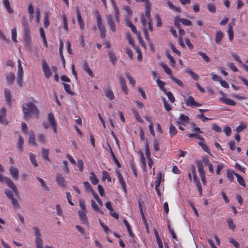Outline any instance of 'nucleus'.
Instances as JSON below:
<instances>
[{
	"instance_id": "nucleus-52",
	"label": "nucleus",
	"mask_w": 248,
	"mask_h": 248,
	"mask_svg": "<svg viewBox=\"0 0 248 248\" xmlns=\"http://www.w3.org/2000/svg\"><path fill=\"white\" fill-rule=\"evenodd\" d=\"M170 78L172 81H173L174 82H175L179 86L182 87H183L184 86L183 83L180 80L176 78L173 76H171L170 77Z\"/></svg>"
},
{
	"instance_id": "nucleus-7",
	"label": "nucleus",
	"mask_w": 248,
	"mask_h": 248,
	"mask_svg": "<svg viewBox=\"0 0 248 248\" xmlns=\"http://www.w3.org/2000/svg\"><path fill=\"white\" fill-rule=\"evenodd\" d=\"M22 25L23 28V31L24 37L31 36L30 29L28 26L27 21L25 17L22 19Z\"/></svg>"
},
{
	"instance_id": "nucleus-14",
	"label": "nucleus",
	"mask_w": 248,
	"mask_h": 248,
	"mask_svg": "<svg viewBox=\"0 0 248 248\" xmlns=\"http://www.w3.org/2000/svg\"><path fill=\"white\" fill-rule=\"evenodd\" d=\"M220 100L227 105L234 106L236 105V102L226 97V96L225 97H220Z\"/></svg>"
},
{
	"instance_id": "nucleus-18",
	"label": "nucleus",
	"mask_w": 248,
	"mask_h": 248,
	"mask_svg": "<svg viewBox=\"0 0 248 248\" xmlns=\"http://www.w3.org/2000/svg\"><path fill=\"white\" fill-rule=\"evenodd\" d=\"M111 4L112 5V7H113L114 11H115V19L117 22H120V18H119V8L116 5V4L114 0L111 1Z\"/></svg>"
},
{
	"instance_id": "nucleus-1",
	"label": "nucleus",
	"mask_w": 248,
	"mask_h": 248,
	"mask_svg": "<svg viewBox=\"0 0 248 248\" xmlns=\"http://www.w3.org/2000/svg\"><path fill=\"white\" fill-rule=\"evenodd\" d=\"M23 112L26 120L30 119L33 115L38 117V110L36 106L31 102H28L22 105Z\"/></svg>"
},
{
	"instance_id": "nucleus-34",
	"label": "nucleus",
	"mask_w": 248,
	"mask_h": 248,
	"mask_svg": "<svg viewBox=\"0 0 248 248\" xmlns=\"http://www.w3.org/2000/svg\"><path fill=\"white\" fill-rule=\"evenodd\" d=\"M91 206L95 212H97L102 215L103 214V212L100 210L98 205H97V204L95 203L93 200H92L91 201Z\"/></svg>"
},
{
	"instance_id": "nucleus-30",
	"label": "nucleus",
	"mask_w": 248,
	"mask_h": 248,
	"mask_svg": "<svg viewBox=\"0 0 248 248\" xmlns=\"http://www.w3.org/2000/svg\"><path fill=\"white\" fill-rule=\"evenodd\" d=\"M105 94L110 100H113L115 97L113 92L109 88L107 89L105 92Z\"/></svg>"
},
{
	"instance_id": "nucleus-4",
	"label": "nucleus",
	"mask_w": 248,
	"mask_h": 248,
	"mask_svg": "<svg viewBox=\"0 0 248 248\" xmlns=\"http://www.w3.org/2000/svg\"><path fill=\"white\" fill-rule=\"evenodd\" d=\"M96 17V23L100 34V37L104 38L106 37V29L105 26L102 24V18L98 12L95 14Z\"/></svg>"
},
{
	"instance_id": "nucleus-61",
	"label": "nucleus",
	"mask_w": 248,
	"mask_h": 248,
	"mask_svg": "<svg viewBox=\"0 0 248 248\" xmlns=\"http://www.w3.org/2000/svg\"><path fill=\"white\" fill-rule=\"evenodd\" d=\"M34 20L36 23H38L40 20V12L38 9H36L35 12Z\"/></svg>"
},
{
	"instance_id": "nucleus-51",
	"label": "nucleus",
	"mask_w": 248,
	"mask_h": 248,
	"mask_svg": "<svg viewBox=\"0 0 248 248\" xmlns=\"http://www.w3.org/2000/svg\"><path fill=\"white\" fill-rule=\"evenodd\" d=\"M178 20L185 26H190L192 25V22L190 20L186 18H180Z\"/></svg>"
},
{
	"instance_id": "nucleus-56",
	"label": "nucleus",
	"mask_w": 248,
	"mask_h": 248,
	"mask_svg": "<svg viewBox=\"0 0 248 248\" xmlns=\"http://www.w3.org/2000/svg\"><path fill=\"white\" fill-rule=\"evenodd\" d=\"M208 10L212 13H214L216 11V7L214 4L210 3L207 5Z\"/></svg>"
},
{
	"instance_id": "nucleus-6",
	"label": "nucleus",
	"mask_w": 248,
	"mask_h": 248,
	"mask_svg": "<svg viewBox=\"0 0 248 248\" xmlns=\"http://www.w3.org/2000/svg\"><path fill=\"white\" fill-rule=\"evenodd\" d=\"M185 104L187 106L190 107L191 108H194L195 107H201L202 105L198 103H197L194 98L191 96H189L187 98L185 99Z\"/></svg>"
},
{
	"instance_id": "nucleus-55",
	"label": "nucleus",
	"mask_w": 248,
	"mask_h": 248,
	"mask_svg": "<svg viewBox=\"0 0 248 248\" xmlns=\"http://www.w3.org/2000/svg\"><path fill=\"white\" fill-rule=\"evenodd\" d=\"M247 128V124L245 123H242L236 128V131L240 132Z\"/></svg>"
},
{
	"instance_id": "nucleus-59",
	"label": "nucleus",
	"mask_w": 248,
	"mask_h": 248,
	"mask_svg": "<svg viewBox=\"0 0 248 248\" xmlns=\"http://www.w3.org/2000/svg\"><path fill=\"white\" fill-rule=\"evenodd\" d=\"M126 77L128 79L130 84L134 86L136 84V81L134 78L132 77L128 73L126 74Z\"/></svg>"
},
{
	"instance_id": "nucleus-8",
	"label": "nucleus",
	"mask_w": 248,
	"mask_h": 248,
	"mask_svg": "<svg viewBox=\"0 0 248 248\" xmlns=\"http://www.w3.org/2000/svg\"><path fill=\"white\" fill-rule=\"evenodd\" d=\"M42 68L45 76L46 78H49L51 75V72L47 63L45 60L42 61Z\"/></svg>"
},
{
	"instance_id": "nucleus-40",
	"label": "nucleus",
	"mask_w": 248,
	"mask_h": 248,
	"mask_svg": "<svg viewBox=\"0 0 248 248\" xmlns=\"http://www.w3.org/2000/svg\"><path fill=\"white\" fill-rule=\"evenodd\" d=\"M35 243L36 248H43V241L41 238H35Z\"/></svg>"
},
{
	"instance_id": "nucleus-35",
	"label": "nucleus",
	"mask_w": 248,
	"mask_h": 248,
	"mask_svg": "<svg viewBox=\"0 0 248 248\" xmlns=\"http://www.w3.org/2000/svg\"><path fill=\"white\" fill-rule=\"evenodd\" d=\"M160 65L164 70L165 72L170 76V77L171 76H172L171 69L170 68H169L166 64L163 63H161L160 64Z\"/></svg>"
},
{
	"instance_id": "nucleus-20",
	"label": "nucleus",
	"mask_w": 248,
	"mask_h": 248,
	"mask_svg": "<svg viewBox=\"0 0 248 248\" xmlns=\"http://www.w3.org/2000/svg\"><path fill=\"white\" fill-rule=\"evenodd\" d=\"M119 82L123 92L125 94H127L128 92V90L127 89L125 79L123 78L120 77L119 78Z\"/></svg>"
},
{
	"instance_id": "nucleus-3",
	"label": "nucleus",
	"mask_w": 248,
	"mask_h": 248,
	"mask_svg": "<svg viewBox=\"0 0 248 248\" xmlns=\"http://www.w3.org/2000/svg\"><path fill=\"white\" fill-rule=\"evenodd\" d=\"M0 182H5L7 186L10 187L12 190H13L14 194L16 196L19 197V193L18 190L16 187V186L15 185L13 181L11 180L10 178L3 176L0 173Z\"/></svg>"
},
{
	"instance_id": "nucleus-39",
	"label": "nucleus",
	"mask_w": 248,
	"mask_h": 248,
	"mask_svg": "<svg viewBox=\"0 0 248 248\" xmlns=\"http://www.w3.org/2000/svg\"><path fill=\"white\" fill-rule=\"evenodd\" d=\"M48 153H49L48 149H47L46 148H43L42 149V157L44 159L46 160H49Z\"/></svg>"
},
{
	"instance_id": "nucleus-5",
	"label": "nucleus",
	"mask_w": 248,
	"mask_h": 248,
	"mask_svg": "<svg viewBox=\"0 0 248 248\" xmlns=\"http://www.w3.org/2000/svg\"><path fill=\"white\" fill-rule=\"evenodd\" d=\"M106 17L110 29L113 32H115L116 31L115 22H117L115 19V16L113 18L111 15L108 14L106 15Z\"/></svg>"
},
{
	"instance_id": "nucleus-57",
	"label": "nucleus",
	"mask_w": 248,
	"mask_h": 248,
	"mask_svg": "<svg viewBox=\"0 0 248 248\" xmlns=\"http://www.w3.org/2000/svg\"><path fill=\"white\" fill-rule=\"evenodd\" d=\"M16 30L15 28H13L11 29V37L13 41L16 42Z\"/></svg>"
},
{
	"instance_id": "nucleus-63",
	"label": "nucleus",
	"mask_w": 248,
	"mask_h": 248,
	"mask_svg": "<svg viewBox=\"0 0 248 248\" xmlns=\"http://www.w3.org/2000/svg\"><path fill=\"white\" fill-rule=\"evenodd\" d=\"M110 61L112 62V63L114 64L115 62L116 61V57L115 55L112 52H109L108 53Z\"/></svg>"
},
{
	"instance_id": "nucleus-19",
	"label": "nucleus",
	"mask_w": 248,
	"mask_h": 248,
	"mask_svg": "<svg viewBox=\"0 0 248 248\" xmlns=\"http://www.w3.org/2000/svg\"><path fill=\"white\" fill-rule=\"evenodd\" d=\"M117 176L119 179V181L123 188V190L126 193V184L124 181L122 175L118 171H117Z\"/></svg>"
},
{
	"instance_id": "nucleus-42",
	"label": "nucleus",
	"mask_w": 248,
	"mask_h": 248,
	"mask_svg": "<svg viewBox=\"0 0 248 248\" xmlns=\"http://www.w3.org/2000/svg\"><path fill=\"white\" fill-rule=\"evenodd\" d=\"M24 41L26 47L30 48L31 47V36L24 37Z\"/></svg>"
},
{
	"instance_id": "nucleus-33",
	"label": "nucleus",
	"mask_w": 248,
	"mask_h": 248,
	"mask_svg": "<svg viewBox=\"0 0 248 248\" xmlns=\"http://www.w3.org/2000/svg\"><path fill=\"white\" fill-rule=\"evenodd\" d=\"M83 69L87 73H88L91 77H94V74L92 70L90 68L87 63H85L83 65Z\"/></svg>"
},
{
	"instance_id": "nucleus-15",
	"label": "nucleus",
	"mask_w": 248,
	"mask_h": 248,
	"mask_svg": "<svg viewBox=\"0 0 248 248\" xmlns=\"http://www.w3.org/2000/svg\"><path fill=\"white\" fill-rule=\"evenodd\" d=\"M76 13L77 15L78 21L80 26V28L82 31H83L84 29V23L78 9L76 10Z\"/></svg>"
},
{
	"instance_id": "nucleus-16",
	"label": "nucleus",
	"mask_w": 248,
	"mask_h": 248,
	"mask_svg": "<svg viewBox=\"0 0 248 248\" xmlns=\"http://www.w3.org/2000/svg\"><path fill=\"white\" fill-rule=\"evenodd\" d=\"M86 211H78V214L80 220L85 225H88L89 222L86 215Z\"/></svg>"
},
{
	"instance_id": "nucleus-22",
	"label": "nucleus",
	"mask_w": 248,
	"mask_h": 248,
	"mask_svg": "<svg viewBox=\"0 0 248 248\" xmlns=\"http://www.w3.org/2000/svg\"><path fill=\"white\" fill-rule=\"evenodd\" d=\"M2 4L6 11L10 14H12L14 12L13 9L10 6V3L9 0H3Z\"/></svg>"
},
{
	"instance_id": "nucleus-13",
	"label": "nucleus",
	"mask_w": 248,
	"mask_h": 248,
	"mask_svg": "<svg viewBox=\"0 0 248 248\" xmlns=\"http://www.w3.org/2000/svg\"><path fill=\"white\" fill-rule=\"evenodd\" d=\"M4 96L6 103L8 106H11L12 102V100L11 98V94L10 91L7 89H5L4 90Z\"/></svg>"
},
{
	"instance_id": "nucleus-54",
	"label": "nucleus",
	"mask_w": 248,
	"mask_h": 248,
	"mask_svg": "<svg viewBox=\"0 0 248 248\" xmlns=\"http://www.w3.org/2000/svg\"><path fill=\"white\" fill-rule=\"evenodd\" d=\"M228 227L230 229L234 230L236 228V225L233 223L232 218H229L227 220Z\"/></svg>"
},
{
	"instance_id": "nucleus-24",
	"label": "nucleus",
	"mask_w": 248,
	"mask_h": 248,
	"mask_svg": "<svg viewBox=\"0 0 248 248\" xmlns=\"http://www.w3.org/2000/svg\"><path fill=\"white\" fill-rule=\"evenodd\" d=\"M224 36L223 33L220 31H217L215 34V42L217 44H219Z\"/></svg>"
},
{
	"instance_id": "nucleus-17",
	"label": "nucleus",
	"mask_w": 248,
	"mask_h": 248,
	"mask_svg": "<svg viewBox=\"0 0 248 248\" xmlns=\"http://www.w3.org/2000/svg\"><path fill=\"white\" fill-rule=\"evenodd\" d=\"M189 118L183 114H181L178 120L177 121V123L181 124H185L189 123Z\"/></svg>"
},
{
	"instance_id": "nucleus-11",
	"label": "nucleus",
	"mask_w": 248,
	"mask_h": 248,
	"mask_svg": "<svg viewBox=\"0 0 248 248\" xmlns=\"http://www.w3.org/2000/svg\"><path fill=\"white\" fill-rule=\"evenodd\" d=\"M9 172L13 179L17 180L18 178L19 170L18 169L14 166H11L9 168Z\"/></svg>"
},
{
	"instance_id": "nucleus-47",
	"label": "nucleus",
	"mask_w": 248,
	"mask_h": 248,
	"mask_svg": "<svg viewBox=\"0 0 248 248\" xmlns=\"http://www.w3.org/2000/svg\"><path fill=\"white\" fill-rule=\"evenodd\" d=\"M140 158H141V163L142 164V167L143 169L145 170L146 167V162L145 158L144 156V155L142 153H140Z\"/></svg>"
},
{
	"instance_id": "nucleus-10",
	"label": "nucleus",
	"mask_w": 248,
	"mask_h": 248,
	"mask_svg": "<svg viewBox=\"0 0 248 248\" xmlns=\"http://www.w3.org/2000/svg\"><path fill=\"white\" fill-rule=\"evenodd\" d=\"M135 1L137 2H144L145 4V15L144 16H145L149 17L150 16V3L149 1V0H135Z\"/></svg>"
},
{
	"instance_id": "nucleus-25",
	"label": "nucleus",
	"mask_w": 248,
	"mask_h": 248,
	"mask_svg": "<svg viewBox=\"0 0 248 248\" xmlns=\"http://www.w3.org/2000/svg\"><path fill=\"white\" fill-rule=\"evenodd\" d=\"M228 28L227 32L229 35V40L232 41L233 39L234 33L233 31L232 25L231 24H229L228 25Z\"/></svg>"
},
{
	"instance_id": "nucleus-64",
	"label": "nucleus",
	"mask_w": 248,
	"mask_h": 248,
	"mask_svg": "<svg viewBox=\"0 0 248 248\" xmlns=\"http://www.w3.org/2000/svg\"><path fill=\"white\" fill-rule=\"evenodd\" d=\"M223 132L227 136H229L232 133L231 128L229 126H225L223 129Z\"/></svg>"
},
{
	"instance_id": "nucleus-29",
	"label": "nucleus",
	"mask_w": 248,
	"mask_h": 248,
	"mask_svg": "<svg viewBox=\"0 0 248 248\" xmlns=\"http://www.w3.org/2000/svg\"><path fill=\"white\" fill-rule=\"evenodd\" d=\"M11 201V203L13 207L15 209H18L21 208V206L17 199L15 198H12L10 199Z\"/></svg>"
},
{
	"instance_id": "nucleus-60",
	"label": "nucleus",
	"mask_w": 248,
	"mask_h": 248,
	"mask_svg": "<svg viewBox=\"0 0 248 248\" xmlns=\"http://www.w3.org/2000/svg\"><path fill=\"white\" fill-rule=\"evenodd\" d=\"M37 179L38 180V181L41 183V185L42 188H44L45 189L48 190V187L46 186L44 181L42 178L37 177Z\"/></svg>"
},
{
	"instance_id": "nucleus-41",
	"label": "nucleus",
	"mask_w": 248,
	"mask_h": 248,
	"mask_svg": "<svg viewBox=\"0 0 248 248\" xmlns=\"http://www.w3.org/2000/svg\"><path fill=\"white\" fill-rule=\"evenodd\" d=\"M102 179L103 181L107 179L108 182H111V178L109 173L106 170H103L102 171Z\"/></svg>"
},
{
	"instance_id": "nucleus-50",
	"label": "nucleus",
	"mask_w": 248,
	"mask_h": 248,
	"mask_svg": "<svg viewBox=\"0 0 248 248\" xmlns=\"http://www.w3.org/2000/svg\"><path fill=\"white\" fill-rule=\"evenodd\" d=\"M30 159L33 166H34L35 167H37L38 166V163H37L35 159V155L33 154H30Z\"/></svg>"
},
{
	"instance_id": "nucleus-48",
	"label": "nucleus",
	"mask_w": 248,
	"mask_h": 248,
	"mask_svg": "<svg viewBox=\"0 0 248 248\" xmlns=\"http://www.w3.org/2000/svg\"><path fill=\"white\" fill-rule=\"evenodd\" d=\"M62 84L63 85L64 89L65 91L69 94H72L73 93L71 90L70 86L67 83H65L64 82H62Z\"/></svg>"
},
{
	"instance_id": "nucleus-27",
	"label": "nucleus",
	"mask_w": 248,
	"mask_h": 248,
	"mask_svg": "<svg viewBox=\"0 0 248 248\" xmlns=\"http://www.w3.org/2000/svg\"><path fill=\"white\" fill-rule=\"evenodd\" d=\"M15 78V76L14 73H10L6 77V79L7 83L11 85L13 84L14 80Z\"/></svg>"
},
{
	"instance_id": "nucleus-26",
	"label": "nucleus",
	"mask_w": 248,
	"mask_h": 248,
	"mask_svg": "<svg viewBox=\"0 0 248 248\" xmlns=\"http://www.w3.org/2000/svg\"><path fill=\"white\" fill-rule=\"evenodd\" d=\"M185 72L188 74H189L195 80L197 81L199 80V76L190 69H186Z\"/></svg>"
},
{
	"instance_id": "nucleus-62",
	"label": "nucleus",
	"mask_w": 248,
	"mask_h": 248,
	"mask_svg": "<svg viewBox=\"0 0 248 248\" xmlns=\"http://www.w3.org/2000/svg\"><path fill=\"white\" fill-rule=\"evenodd\" d=\"M56 209L57 215L59 216L62 217L63 216V213L62 209L59 204H57L56 205Z\"/></svg>"
},
{
	"instance_id": "nucleus-9",
	"label": "nucleus",
	"mask_w": 248,
	"mask_h": 248,
	"mask_svg": "<svg viewBox=\"0 0 248 248\" xmlns=\"http://www.w3.org/2000/svg\"><path fill=\"white\" fill-rule=\"evenodd\" d=\"M6 112V108L4 107H2L0 110V123L2 124H8V121L5 116Z\"/></svg>"
},
{
	"instance_id": "nucleus-32",
	"label": "nucleus",
	"mask_w": 248,
	"mask_h": 248,
	"mask_svg": "<svg viewBox=\"0 0 248 248\" xmlns=\"http://www.w3.org/2000/svg\"><path fill=\"white\" fill-rule=\"evenodd\" d=\"M29 142L30 144L33 146H36V143L35 140V136L34 132L31 131L30 132V136L29 138Z\"/></svg>"
},
{
	"instance_id": "nucleus-46",
	"label": "nucleus",
	"mask_w": 248,
	"mask_h": 248,
	"mask_svg": "<svg viewBox=\"0 0 248 248\" xmlns=\"http://www.w3.org/2000/svg\"><path fill=\"white\" fill-rule=\"evenodd\" d=\"M145 150L147 158H151V153L150 151V148L147 141H146L145 142Z\"/></svg>"
},
{
	"instance_id": "nucleus-43",
	"label": "nucleus",
	"mask_w": 248,
	"mask_h": 248,
	"mask_svg": "<svg viewBox=\"0 0 248 248\" xmlns=\"http://www.w3.org/2000/svg\"><path fill=\"white\" fill-rule=\"evenodd\" d=\"M90 180L93 185H96L98 180L93 172H91V176L90 177Z\"/></svg>"
},
{
	"instance_id": "nucleus-31",
	"label": "nucleus",
	"mask_w": 248,
	"mask_h": 248,
	"mask_svg": "<svg viewBox=\"0 0 248 248\" xmlns=\"http://www.w3.org/2000/svg\"><path fill=\"white\" fill-rule=\"evenodd\" d=\"M234 175L237 178V180L240 185L243 187H245L246 185L244 178L238 173H234Z\"/></svg>"
},
{
	"instance_id": "nucleus-37",
	"label": "nucleus",
	"mask_w": 248,
	"mask_h": 248,
	"mask_svg": "<svg viewBox=\"0 0 248 248\" xmlns=\"http://www.w3.org/2000/svg\"><path fill=\"white\" fill-rule=\"evenodd\" d=\"M24 143V140L23 138L21 136H19L18 141L17 143V148L20 151L23 150V145Z\"/></svg>"
},
{
	"instance_id": "nucleus-28",
	"label": "nucleus",
	"mask_w": 248,
	"mask_h": 248,
	"mask_svg": "<svg viewBox=\"0 0 248 248\" xmlns=\"http://www.w3.org/2000/svg\"><path fill=\"white\" fill-rule=\"evenodd\" d=\"M63 46V43L62 41L60 40V47H59V52L61 56V58L62 59V63L63 67H65V60L64 58V56L63 55V53H62V49Z\"/></svg>"
},
{
	"instance_id": "nucleus-12",
	"label": "nucleus",
	"mask_w": 248,
	"mask_h": 248,
	"mask_svg": "<svg viewBox=\"0 0 248 248\" xmlns=\"http://www.w3.org/2000/svg\"><path fill=\"white\" fill-rule=\"evenodd\" d=\"M48 120L50 123L51 125L53 128L54 132L55 133L57 132V126L56 124L55 121L54 117L52 113H49L48 114Z\"/></svg>"
},
{
	"instance_id": "nucleus-58",
	"label": "nucleus",
	"mask_w": 248,
	"mask_h": 248,
	"mask_svg": "<svg viewBox=\"0 0 248 248\" xmlns=\"http://www.w3.org/2000/svg\"><path fill=\"white\" fill-rule=\"evenodd\" d=\"M210 75L211 78L214 81L219 82V81L221 79V78L219 76L216 75L214 72L211 73L210 74Z\"/></svg>"
},
{
	"instance_id": "nucleus-49",
	"label": "nucleus",
	"mask_w": 248,
	"mask_h": 248,
	"mask_svg": "<svg viewBox=\"0 0 248 248\" xmlns=\"http://www.w3.org/2000/svg\"><path fill=\"white\" fill-rule=\"evenodd\" d=\"M200 134V133H199L198 132H195L194 133L189 134L187 135V136L190 138L195 137L200 140H202V137Z\"/></svg>"
},
{
	"instance_id": "nucleus-53",
	"label": "nucleus",
	"mask_w": 248,
	"mask_h": 248,
	"mask_svg": "<svg viewBox=\"0 0 248 248\" xmlns=\"http://www.w3.org/2000/svg\"><path fill=\"white\" fill-rule=\"evenodd\" d=\"M4 192H5V194H6V195L7 196V197L9 199H11L12 198H14V192L13 190L12 191V190L8 189H5L4 190Z\"/></svg>"
},
{
	"instance_id": "nucleus-2",
	"label": "nucleus",
	"mask_w": 248,
	"mask_h": 248,
	"mask_svg": "<svg viewBox=\"0 0 248 248\" xmlns=\"http://www.w3.org/2000/svg\"><path fill=\"white\" fill-rule=\"evenodd\" d=\"M140 19L143 26V30L145 35V38L147 41L150 42V37L148 30L151 31H152L153 30L151 23L152 20L151 16H149V17L145 16L143 14H142L140 16Z\"/></svg>"
},
{
	"instance_id": "nucleus-44",
	"label": "nucleus",
	"mask_w": 248,
	"mask_h": 248,
	"mask_svg": "<svg viewBox=\"0 0 248 248\" xmlns=\"http://www.w3.org/2000/svg\"><path fill=\"white\" fill-rule=\"evenodd\" d=\"M198 54L202 57V58L204 60L205 62H210V58L205 53L202 51H199L198 52Z\"/></svg>"
},
{
	"instance_id": "nucleus-36",
	"label": "nucleus",
	"mask_w": 248,
	"mask_h": 248,
	"mask_svg": "<svg viewBox=\"0 0 248 248\" xmlns=\"http://www.w3.org/2000/svg\"><path fill=\"white\" fill-rule=\"evenodd\" d=\"M38 140L39 142L45 144L46 141V136L45 134H39L37 136Z\"/></svg>"
},
{
	"instance_id": "nucleus-45",
	"label": "nucleus",
	"mask_w": 248,
	"mask_h": 248,
	"mask_svg": "<svg viewBox=\"0 0 248 248\" xmlns=\"http://www.w3.org/2000/svg\"><path fill=\"white\" fill-rule=\"evenodd\" d=\"M227 177L229 180L231 182H233L234 180L233 175H234V172L233 171H231L230 170H227Z\"/></svg>"
},
{
	"instance_id": "nucleus-23",
	"label": "nucleus",
	"mask_w": 248,
	"mask_h": 248,
	"mask_svg": "<svg viewBox=\"0 0 248 248\" xmlns=\"http://www.w3.org/2000/svg\"><path fill=\"white\" fill-rule=\"evenodd\" d=\"M162 179V173L161 172H158L157 173L156 180L155 182V190H157V188L159 187L161 181Z\"/></svg>"
},
{
	"instance_id": "nucleus-21",
	"label": "nucleus",
	"mask_w": 248,
	"mask_h": 248,
	"mask_svg": "<svg viewBox=\"0 0 248 248\" xmlns=\"http://www.w3.org/2000/svg\"><path fill=\"white\" fill-rule=\"evenodd\" d=\"M56 181L59 186H65V181L63 177L61 174H58L56 175Z\"/></svg>"
},
{
	"instance_id": "nucleus-38",
	"label": "nucleus",
	"mask_w": 248,
	"mask_h": 248,
	"mask_svg": "<svg viewBox=\"0 0 248 248\" xmlns=\"http://www.w3.org/2000/svg\"><path fill=\"white\" fill-rule=\"evenodd\" d=\"M177 131L175 126L170 124L169 127V133L171 137L174 136L177 134Z\"/></svg>"
}]
</instances>
